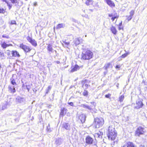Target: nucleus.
<instances>
[{
  "label": "nucleus",
  "mask_w": 147,
  "mask_h": 147,
  "mask_svg": "<svg viewBox=\"0 0 147 147\" xmlns=\"http://www.w3.org/2000/svg\"><path fill=\"white\" fill-rule=\"evenodd\" d=\"M62 127L67 130H69L70 129V126L67 123H64L62 124Z\"/></svg>",
  "instance_id": "obj_17"
},
{
  "label": "nucleus",
  "mask_w": 147,
  "mask_h": 147,
  "mask_svg": "<svg viewBox=\"0 0 147 147\" xmlns=\"http://www.w3.org/2000/svg\"><path fill=\"white\" fill-rule=\"evenodd\" d=\"M11 24H16V22L15 20H13L11 21Z\"/></svg>",
  "instance_id": "obj_41"
},
{
  "label": "nucleus",
  "mask_w": 147,
  "mask_h": 147,
  "mask_svg": "<svg viewBox=\"0 0 147 147\" xmlns=\"http://www.w3.org/2000/svg\"><path fill=\"white\" fill-rule=\"evenodd\" d=\"M129 53H127L123 54L121 56L119 57V58H124L129 55Z\"/></svg>",
  "instance_id": "obj_32"
},
{
  "label": "nucleus",
  "mask_w": 147,
  "mask_h": 147,
  "mask_svg": "<svg viewBox=\"0 0 147 147\" xmlns=\"http://www.w3.org/2000/svg\"><path fill=\"white\" fill-rule=\"evenodd\" d=\"M95 127L96 128H99L102 126L104 124V119L102 118H96L94 119Z\"/></svg>",
  "instance_id": "obj_3"
},
{
  "label": "nucleus",
  "mask_w": 147,
  "mask_h": 147,
  "mask_svg": "<svg viewBox=\"0 0 147 147\" xmlns=\"http://www.w3.org/2000/svg\"><path fill=\"white\" fill-rule=\"evenodd\" d=\"M5 12V10L3 8L0 7V13H4Z\"/></svg>",
  "instance_id": "obj_35"
},
{
  "label": "nucleus",
  "mask_w": 147,
  "mask_h": 147,
  "mask_svg": "<svg viewBox=\"0 0 147 147\" xmlns=\"http://www.w3.org/2000/svg\"><path fill=\"white\" fill-rule=\"evenodd\" d=\"M4 57V54L3 53L0 52V57L3 59Z\"/></svg>",
  "instance_id": "obj_38"
},
{
  "label": "nucleus",
  "mask_w": 147,
  "mask_h": 147,
  "mask_svg": "<svg viewBox=\"0 0 147 147\" xmlns=\"http://www.w3.org/2000/svg\"><path fill=\"white\" fill-rule=\"evenodd\" d=\"M118 29L119 30H123V27L122 26V22H121L118 25Z\"/></svg>",
  "instance_id": "obj_31"
},
{
  "label": "nucleus",
  "mask_w": 147,
  "mask_h": 147,
  "mask_svg": "<svg viewBox=\"0 0 147 147\" xmlns=\"http://www.w3.org/2000/svg\"><path fill=\"white\" fill-rule=\"evenodd\" d=\"M81 106L84 108L87 109L88 110H90L92 109V108L90 106L85 104L82 105Z\"/></svg>",
  "instance_id": "obj_28"
},
{
  "label": "nucleus",
  "mask_w": 147,
  "mask_h": 147,
  "mask_svg": "<svg viewBox=\"0 0 147 147\" xmlns=\"http://www.w3.org/2000/svg\"><path fill=\"white\" fill-rule=\"evenodd\" d=\"M25 98L20 96H18L16 98V102L18 103L24 104L26 102Z\"/></svg>",
  "instance_id": "obj_4"
},
{
  "label": "nucleus",
  "mask_w": 147,
  "mask_h": 147,
  "mask_svg": "<svg viewBox=\"0 0 147 147\" xmlns=\"http://www.w3.org/2000/svg\"><path fill=\"white\" fill-rule=\"evenodd\" d=\"M121 58H119V57L118 59V61H120L121 60Z\"/></svg>",
  "instance_id": "obj_54"
},
{
  "label": "nucleus",
  "mask_w": 147,
  "mask_h": 147,
  "mask_svg": "<svg viewBox=\"0 0 147 147\" xmlns=\"http://www.w3.org/2000/svg\"><path fill=\"white\" fill-rule=\"evenodd\" d=\"M130 16L132 17L134 14V11L133 10H131L130 12Z\"/></svg>",
  "instance_id": "obj_39"
},
{
  "label": "nucleus",
  "mask_w": 147,
  "mask_h": 147,
  "mask_svg": "<svg viewBox=\"0 0 147 147\" xmlns=\"http://www.w3.org/2000/svg\"><path fill=\"white\" fill-rule=\"evenodd\" d=\"M91 2L90 0H87L86 2V4L87 5H90V3Z\"/></svg>",
  "instance_id": "obj_37"
},
{
  "label": "nucleus",
  "mask_w": 147,
  "mask_h": 147,
  "mask_svg": "<svg viewBox=\"0 0 147 147\" xmlns=\"http://www.w3.org/2000/svg\"><path fill=\"white\" fill-rule=\"evenodd\" d=\"M86 116L84 114H81L79 116V118L80 119L81 122L82 123H84L86 120Z\"/></svg>",
  "instance_id": "obj_12"
},
{
  "label": "nucleus",
  "mask_w": 147,
  "mask_h": 147,
  "mask_svg": "<svg viewBox=\"0 0 147 147\" xmlns=\"http://www.w3.org/2000/svg\"><path fill=\"white\" fill-rule=\"evenodd\" d=\"M93 141L92 138L89 136H87L86 138V142L87 144L90 145L92 144Z\"/></svg>",
  "instance_id": "obj_9"
},
{
  "label": "nucleus",
  "mask_w": 147,
  "mask_h": 147,
  "mask_svg": "<svg viewBox=\"0 0 147 147\" xmlns=\"http://www.w3.org/2000/svg\"><path fill=\"white\" fill-rule=\"evenodd\" d=\"M85 85L86 86V87H87L88 86V85L87 84H85Z\"/></svg>",
  "instance_id": "obj_56"
},
{
  "label": "nucleus",
  "mask_w": 147,
  "mask_h": 147,
  "mask_svg": "<svg viewBox=\"0 0 147 147\" xmlns=\"http://www.w3.org/2000/svg\"><path fill=\"white\" fill-rule=\"evenodd\" d=\"M5 53L7 54L9 58H11V51L7 50L5 51Z\"/></svg>",
  "instance_id": "obj_27"
},
{
  "label": "nucleus",
  "mask_w": 147,
  "mask_h": 147,
  "mask_svg": "<svg viewBox=\"0 0 147 147\" xmlns=\"http://www.w3.org/2000/svg\"><path fill=\"white\" fill-rule=\"evenodd\" d=\"M63 141V140L61 138H58L57 139L55 142V144L57 145H59L61 144Z\"/></svg>",
  "instance_id": "obj_22"
},
{
  "label": "nucleus",
  "mask_w": 147,
  "mask_h": 147,
  "mask_svg": "<svg viewBox=\"0 0 147 147\" xmlns=\"http://www.w3.org/2000/svg\"><path fill=\"white\" fill-rule=\"evenodd\" d=\"M132 16H129L127 18V20L128 21H130V20H131V19H132Z\"/></svg>",
  "instance_id": "obj_44"
},
{
  "label": "nucleus",
  "mask_w": 147,
  "mask_h": 147,
  "mask_svg": "<svg viewBox=\"0 0 147 147\" xmlns=\"http://www.w3.org/2000/svg\"><path fill=\"white\" fill-rule=\"evenodd\" d=\"M144 129L141 127H139L136 131L135 135L140 136V135L143 134L144 133Z\"/></svg>",
  "instance_id": "obj_5"
},
{
  "label": "nucleus",
  "mask_w": 147,
  "mask_h": 147,
  "mask_svg": "<svg viewBox=\"0 0 147 147\" xmlns=\"http://www.w3.org/2000/svg\"><path fill=\"white\" fill-rule=\"evenodd\" d=\"M83 40L80 38H76L73 41L74 44L75 45V46H77L80 43L82 42Z\"/></svg>",
  "instance_id": "obj_11"
},
{
  "label": "nucleus",
  "mask_w": 147,
  "mask_h": 147,
  "mask_svg": "<svg viewBox=\"0 0 147 147\" xmlns=\"http://www.w3.org/2000/svg\"><path fill=\"white\" fill-rule=\"evenodd\" d=\"M68 104L70 105V106H74V105L73 103L72 102H68Z\"/></svg>",
  "instance_id": "obj_45"
},
{
  "label": "nucleus",
  "mask_w": 147,
  "mask_h": 147,
  "mask_svg": "<svg viewBox=\"0 0 147 147\" xmlns=\"http://www.w3.org/2000/svg\"><path fill=\"white\" fill-rule=\"evenodd\" d=\"M111 94H106L105 95V97L107 98H109L111 96Z\"/></svg>",
  "instance_id": "obj_43"
},
{
  "label": "nucleus",
  "mask_w": 147,
  "mask_h": 147,
  "mask_svg": "<svg viewBox=\"0 0 147 147\" xmlns=\"http://www.w3.org/2000/svg\"><path fill=\"white\" fill-rule=\"evenodd\" d=\"M115 19V18H114L113 17H112L111 19L112 20V21H113Z\"/></svg>",
  "instance_id": "obj_51"
},
{
  "label": "nucleus",
  "mask_w": 147,
  "mask_h": 147,
  "mask_svg": "<svg viewBox=\"0 0 147 147\" xmlns=\"http://www.w3.org/2000/svg\"><path fill=\"white\" fill-rule=\"evenodd\" d=\"M124 95H122L119 98V101L121 102H122L124 99Z\"/></svg>",
  "instance_id": "obj_33"
},
{
  "label": "nucleus",
  "mask_w": 147,
  "mask_h": 147,
  "mask_svg": "<svg viewBox=\"0 0 147 147\" xmlns=\"http://www.w3.org/2000/svg\"><path fill=\"white\" fill-rule=\"evenodd\" d=\"M111 30L113 34H115L117 33V31L115 27L112 26L111 28Z\"/></svg>",
  "instance_id": "obj_25"
},
{
  "label": "nucleus",
  "mask_w": 147,
  "mask_h": 147,
  "mask_svg": "<svg viewBox=\"0 0 147 147\" xmlns=\"http://www.w3.org/2000/svg\"><path fill=\"white\" fill-rule=\"evenodd\" d=\"M109 17H113V14H109Z\"/></svg>",
  "instance_id": "obj_49"
},
{
  "label": "nucleus",
  "mask_w": 147,
  "mask_h": 147,
  "mask_svg": "<svg viewBox=\"0 0 147 147\" xmlns=\"http://www.w3.org/2000/svg\"><path fill=\"white\" fill-rule=\"evenodd\" d=\"M93 53L90 50L84 51L81 54V59L83 60H89L92 58Z\"/></svg>",
  "instance_id": "obj_2"
},
{
  "label": "nucleus",
  "mask_w": 147,
  "mask_h": 147,
  "mask_svg": "<svg viewBox=\"0 0 147 147\" xmlns=\"http://www.w3.org/2000/svg\"><path fill=\"white\" fill-rule=\"evenodd\" d=\"M27 39L33 46L35 47H36L37 46L36 42L34 39H33L30 36H28L27 38Z\"/></svg>",
  "instance_id": "obj_8"
},
{
  "label": "nucleus",
  "mask_w": 147,
  "mask_h": 147,
  "mask_svg": "<svg viewBox=\"0 0 147 147\" xmlns=\"http://www.w3.org/2000/svg\"><path fill=\"white\" fill-rule=\"evenodd\" d=\"M12 3H14L16 6H21L22 3L19 0H9Z\"/></svg>",
  "instance_id": "obj_10"
},
{
  "label": "nucleus",
  "mask_w": 147,
  "mask_h": 147,
  "mask_svg": "<svg viewBox=\"0 0 147 147\" xmlns=\"http://www.w3.org/2000/svg\"><path fill=\"white\" fill-rule=\"evenodd\" d=\"M102 135L103 132L99 131L97 133L95 134L94 136L95 137L102 139Z\"/></svg>",
  "instance_id": "obj_16"
},
{
  "label": "nucleus",
  "mask_w": 147,
  "mask_h": 147,
  "mask_svg": "<svg viewBox=\"0 0 147 147\" xmlns=\"http://www.w3.org/2000/svg\"><path fill=\"white\" fill-rule=\"evenodd\" d=\"M136 104L137 106L135 107L136 109H138L141 107L143 105L142 102L141 101H137Z\"/></svg>",
  "instance_id": "obj_19"
},
{
  "label": "nucleus",
  "mask_w": 147,
  "mask_h": 147,
  "mask_svg": "<svg viewBox=\"0 0 147 147\" xmlns=\"http://www.w3.org/2000/svg\"><path fill=\"white\" fill-rule=\"evenodd\" d=\"M20 47L26 52H28L30 51L31 50L28 46L25 45L22 43L20 45Z\"/></svg>",
  "instance_id": "obj_7"
},
{
  "label": "nucleus",
  "mask_w": 147,
  "mask_h": 147,
  "mask_svg": "<svg viewBox=\"0 0 147 147\" xmlns=\"http://www.w3.org/2000/svg\"><path fill=\"white\" fill-rule=\"evenodd\" d=\"M107 136L109 139L113 140H115L117 136V133L113 126H109L108 128Z\"/></svg>",
  "instance_id": "obj_1"
},
{
  "label": "nucleus",
  "mask_w": 147,
  "mask_h": 147,
  "mask_svg": "<svg viewBox=\"0 0 147 147\" xmlns=\"http://www.w3.org/2000/svg\"><path fill=\"white\" fill-rule=\"evenodd\" d=\"M81 67H79L77 65H75L74 66L71 68V72H73L77 71V70H79Z\"/></svg>",
  "instance_id": "obj_20"
},
{
  "label": "nucleus",
  "mask_w": 147,
  "mask_h": 147,
  "mask_svg": "<svg viewBox=\"0 0 147 147\" xmlns=\"http://www.w3.org/2000/svg\"><path fill=\"white\" fill-rule=\"evenodd\" d=\"M2 37L3 38H9V37L8 36V35L6 36L5 34H4L2 35Z\"/></svg>",
  "instance_id": "obj_42"
},
{
  "label": "nucleus",
  "mask_w": 147,
  "mask_h": 147,
  "mask_svg": "<svg viewBox=\"0 0 147 147\" xmlns=\"http://www.w3.org/2000/svg\"><path fill=\"white\" fill-rule=\"evenodd\" d=\"M47 50L49 52L51 53H53L55 51V53H57V51L56 50H54L53 48L52 45L51 44H49L47 47Z\"/></svg>",
  "instance_id": "obj_13"
},
{
  "label": "nucleus",
  "mask_w": 147,
  "mask_h": 147,
  "mask_svg": "<svg viewBox=\"0 0 147 147\" xmlns=\"http://www.w3.org/2000/svg\"><path fill=\"white\" fill-rule=\"evenodd\" d=\"M65 26V24H59L56 27L57 29H59L61 28H63Z\"/></svg>",
  "instance_id": "obj_29"
},
{
  "label": "nucleus",
  "mask_w": 147,
  "mask_h": 147,
  "mask_svg": "<svg viewBox=\"0 0 147 147\" xmlns=\"http://www.w3.org/2000/svg\"><path fill=\"white\" fill-rule=\"evenodd\" d=\"M118 16L117 14V13H114L113 14V17L115 18H118Z\"/></svg>",
  "instance_id": "obj_40"
},
{
  "label": "nucleus",
  "mask_w": 147,
  "mask_h": 147,
  "mask_svg": "<svg viewBox=\"0 0 147 147\" xmlns=\"http://www.w3.org/2000/svg\"><path fill=\"white\" fill-rule=\"evenodd\" d=\"M52 88V87L51 86H49L47 88V89L46 90V93L47 94L49 91L51 90Z\"/></svg>",
  "instance_id": "obj_34"
},
{
  "label": "nucleus",
  "mask_w": 147,
  "mask_h": 147,
  "mask_svg": "<svg viewBox=\"0 0 147 147\" xmlns=\"http://www.w3.org/2000/svg\"><path fill=\"white\" fill-rule=\"evenodd\" d=\"M26 88L28 90V92H29L30 89V86H29L26 85Z\"/></svg>",
  "instance_id": "obj_46"
},
{
  "label": "nucleus",
  "mask_w": 147,
  "mask_h": 147,
  "mask_svg": "<svg viewBox=\"0 0 147 147\" xmlns=\"http://www.w3.org/2000/svg\"><path fill=\"white\" fill-rule=\"evenodd\" d=\"M105 1L107 4L110 7H113L115 6V4L114 2L111 0H105Z\"/></svg>",
  "instance_id": "obj_14"
},
{
  "label": "nucleus",
  "mask_w": 147,
  "mask_h": 147,
  "mask_svg": "<svg viewBox=\"0 0 147 147\" xmlns=\"http://www.w3.org/2000/svg\"><path fill=\"white\" fill-rule=\"evenodd\" d=\"M111 67H112V66L111 64L109 63L105 64L103 68H104L105 70H107L108 68Z\"/></svg>",
  "instance_id": "obj_24"
},
{
  "label": "nucleus",
  "mask_w": 147,
  "mask_h": 147,
  "mask_svg": "<svg viewBox=\"0 0 147 147\" xmlns=\"http://www.w3.org/2000/svg\"><path fill=\"white\" fill-rule=\"evenodd\" d=\"M121 147H136V146L133 143L129 142L125 143Z\"/></svg>",
  "instance_id": "obj_6"
},
{
  "label": "nucleus",
  "mask_w": 147,
  "mask_h": 147,
  "mask_svg": "<svg viewBox=\"0 0 147 147\" xmlns=\"http://www.w3.org/2000/svg\"><path fill=\"white\" fill-rule=\"evenodd\" d=\"M55 62L57 64H59L60 63V62L59 61H56Z\"/></svg>",
  "instance_id": "obj_53"
},
{
  "label": "nucleus",
  "mask_w": 147,
  "mask_h": 147,
  "mask_svg": "<svg viewBox=\"0 0 147 147\" xmlns=\"http://www.w3.org/2000/svg\"><path fill=\"white\" fill-rule=\"evenodd\" d=\"M10 80L11 81V83L13 85L15 86L17 85L15 80H14L13 78H12L10 79Z\"/></svg>",
  "instance_id": "obj_30"
},
{
  "label": "nucleus",
  "mask_w": 147,
  "mask_h": 147,
  "mask_svg": "<svg viewBox=\"0 0 147 147\" xmlns=\"http://www.w3.org/2000/svg\"><path fill=\"white\" fill-rule=\"evenodd\" d=\"M88 92L87 91L84 90L83 93V95L84 96H87L88 94Z\"/></svg>",
  "instance_id": "obj_36"
},
{
  "label": "nucleus",
  "mask_w": 147,
  "mask_h": 147,
  "mask_svg": "<svg viewBox=\"0 0 147 147\" xmlns=\"http://www.w3.org/2000/svg\"><path fill=\"white\" fill-rule=\"evenodd\" d=\"M11 44H7L6 43L4 42L1 44V46L3 49H5L7 47H8L9 46H12Z\"/></svg>",
  "instance_id": "obj_23"
},
{
  "label": "nucleus",
  "mask_w": 147,
  "mask_h": 147,
  "mask_svg": "<svg viewBox=\"0 0 147 147\" xmlns=\"http://www.w3.org/2000/svg\"><path fill=\"white\" fill-rule=\"evenodd\" d=\"M63 43H62V45L64 47H68V46L69 44V42H66L65 41H63Z\"/></svg>",
  "instance_id": "obj_26"
},
{
  "label": "nucleus",
  "mask_w": 147,
  "mask_h": 147,
  "mask_svg": "<svg viewBox=\"0 0 147 147\" xmlns=\"http://www.w3.org/2000/svg\"><path fill=\"white\" fill-rule=\"evenodd\" d=\"M9 91L11 93H15L16 91V90L14 86H9L8 87Z\"/></svg>",
  "instance_id": "obj_21"
},
{
  "label": "nucleus",
  "mask_w": 147,
  "mask_h": 147,
  "mask_svg": "<svg viewBox=\"0 0 147 147\" xmlns=\"http://www.w3.org/2000/svg\"><path fill=\"white\" fill-rule=\"evenodd\" d=\"M107 72V71H106L105 72H104V74H106Z\"/></svg>",
  "instance_id": "obj_55"
},
{
  "label": "nucleus",
  "mask_w": 147,
  "mask_h": 147,
  "mask_svg": "<svg viewBox=\"0 0 147 147\" xmlns=\"http://www.w3.org/2000/svg\"><path fill=\"white\" fill-rule=\"evenodd\" d=\"M67 111V109L65 108H63V109H62L60 114V117H63L66 114Z\"/></svg>",
  "instance_id": "obj_18"
},
{
  "label": "nucleus",
  "mask_w": 147,
  "mask_h": 147,
  "mask_svg": "<svg viewBox=\"0 0 147 147\" xmlns=\"http://www.w3.org/2000/svg\"><path fill=\"white\" fill-rule=\"evenodd\" d=\"M121 65H117L115 67L116 69L119 68L121 67Z\"/></svg>",
  "instance_id": "obj_48"
},
{
  "label": "nucleus",
  "mask_w": 147,
  "mask_h": 147,
  "mask_svg": "<svg viewBox=\"0 0 147 147\" xmlns=\"http://www.w3.org/2000/svg\"><path fill=\"white\" fill-rule=\"evenodd\" d=\"M7 105H5L4 106H3L2 107V109L3 110H4L7 108Z\"/></svg>",
  "instance_id": "obj_47"
},
{
  "label": "nucleus",
  "mask_w": 147,
  "mask_h": 147,
  "mask_svg": "<svg viewBox=\"0 0 147 147\" xmlns=\"http://www.w3.org/2000/svg\"><path fill=\"white\" fill-rule=\"evenodd\" d=\"M90 103L91 104L93 105H94V102H91Z\"/></svg>",
  "instance_id": "obj_52"
},
{
  "label": "nucleus",
  "mask_w": 147,
  "mask_h": 147,
  "mask_svg": "<svg viewBox=\"0 0 147 147\" xmlns=\"http://www.w3.org/2000/svg\"><path fill=\"white\" fill-rule=\"evenodd\" d=\"M37 3L36 2H35L34 3V6H36L37 5Z\"/></svg>",
  "instance_id": "obj_50"
},
{
  "label": "nucleus",
  "mask_w": 147,
  "mask_h": 147,
  "mask_svg": "<svg viewBox=\"0 0 147 147\" xmlns=\"http://www.w3.org/2000/svg\"><path fill=\"white\" fill-rule=\"evenodd\" d=\"M11 57H19L20 56L19 53L16 50L11 51Z\"/></svg>",
  "instance_id": "obj_15"
}]
</instances>
